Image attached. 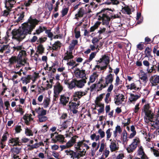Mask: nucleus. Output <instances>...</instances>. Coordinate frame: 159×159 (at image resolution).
<instances>
[{
	"label": "nucleus",
	"instance_id": "nucleus-57",
	"mask_svg": "<svg viewBox=\"0 0 159 159\" xmlns=\"http://www.w3.org/2000/svg\"><path fill=\"white\" fill-rule=\"evenodd\" d=\"M9 136V134L7 131H5L2 137V139L6 141Z\"/></svg>",
	"mask_w": 159,
	"mask_h": 159
},
{
	"label": "nucleus",
	"instance_id": "nucleus-43",
	"mask_svg": "<svg viewBox=\"0 0 159 159\" xmlns=\"http://www.w3.org/2000/svg\"><path fill=\"white\" fill-rule=\"evenodd\" d=\"M120 3L119 0H107L105 3L107 5H117Z\"/></svg>",
	"mask_w": 159,
	"mask_h": 159
},
{
	"label": "nucleus",
	"instance_id": "nucleus-52",
	"mask_svg": "<svg viewBox=\"0 0 159 159\" xmlns=\"http://www.w3.org/2000/svg\"><path fill=\"white\" fill-rule=\"evenodd\" d=\"M106 28L104 27H100L97 33L99 34V35H101V34H104L106 32Z\"/></svg>",
	"mask_w": 159,
	"mask_h": 159
},
{
	"label": "nucleus",
	"instance_id": "nucleus-20",
	"mask_svg": "<svg viewBox=\"0 0 159 159\" xmlns=\"http://www.w3.org/2000/svg\"><path fill=\"white\" fill-rule=\"evenodd\" d=\"M19 139L18 138H11L8 141V144L10 146H16L19 145Z\"/></svg>",
	"mask_w": 159,
	"mask_h": 159
},
{
	"label": "nucleus",
	"instance_id": "nucleus-30",
	"mask_svg": "<svg viewBox=\"0 0 159 159\" xmlns=\"http://www.w3.org/2000/svg\"><path fill=\"white\" fill-rule=\"evenodd\" d=\"M98 74L97 72H94L89 77V81L88 83V85H90V83H93L97 79Z\"/></svg>",
	"mask_w": 159,
	"mask_h": 159
},
{
	"label": "nucleus",
	"instance_id": "nucleus-19",
	"mask_svg": "<svg viewBox=\"0 0 159 159\" xmlns=\"http://www.w3.org/2000/svg\"><path fill=\"white\" fill-rule=\"evenodd\" d=\"M78 138V136L75 135L72 137L66 143L69 148L73 146V145H75L77 142H76V139Z\"/></svg>",
	"mask_w": 159,
	"mask_h": 159
},
{
	"label": "nucleus",
	"instance_id": "nucleus-18",
	"mask_svg": "<svg viewBox=\"0 0 159 159\" xmlns=\"http://www.w3.org/2000/svg\"><path fill=\"white\" fill-rule=\"evenodd\" d=\"M111 143L109 145L110 150L111 152L115 151L119 149L118 145H117L115 140H112L111 139L109 140Z\"/></svg>",
	"mask_w": 159,
	"mask_h": 159
},
{
	"label": "nucleus",
	"instance_id": "nucleus-39",
	"mask_svg": "<svg viewBox=\"0 0 159 159\" xmlns=\"http://www.w3.org/2000/svg\"><path fill=\"white\" fill-rule=\"evenodd\" d=\"M46 27L43 26H39V27L36 30L35 32L33 33L34 35L37 34L39 35L41 33L43 32L45 30Z\"/></svg>",
	"mask_w": 159,
	"mask_h": 159
},
{
	"label": "nucleus",
	"instance_id": "nucleus-48",
	"mask_svg": "<svg viewBox=\"0 0 159 159\" xmlns=\"http://www.w3.org/2000/svg\"><path fill=\"white\" fill-rule=\"evenodd\" d=\"M44 48L43 45L39 44L37 47V52L40 54H42L44 52Z\"/></svg>",
	"mask_w": 159,
	"mask_h": 159
},
{
	"label": "nucleus",
	"instance_id": "nucleus-49",
	"mask_svg": "<svg viewBox=\"0 0 159 159\" xmlns=\"http://www.w3.org/2000/svg\"><path fill=\"white\" fill-rule=\"evenodd\" d=\"M25 133L27 136H32L33 135V132L28 128H26L25 129Z\"/></svg>",
	"mask_w": 159,
	"mask_h": 159
},
{
	"label": "nucleus",
	"instance_id": "nucleus-24",
	"mask_svg": "<svg viewBox=\"0 0 159 159\" xmlns=\"http://www.w3.org/2000/svg\"><path fill=\"white\" fill-rule=\"evenodd\" d=\"M152 86H155L159 83V75L152 76L150 79Z\"/></svg>",
	"mask_w": 159,
	"mask_h": 159
},
{
	"label": "nucleus",
	"instance_id": "nucleus-9",
	"mask_svg": "<svg viewBox=\"0 0 159 159\" xmlns=\"http://www.w3.org/2000/svg\"><path fill=\"white\" fill-rule=\"evenodd\" d=\"M25 9L23 7H19L17 8L16 14L18 17L17 20H16L17 22L22 20L25 16Z\"/></svg>",
	"mask_w": 159,
	"mask_h": 159
},
{
	"label": "nucleus",
	"instance_id": "nucleus-23",
	"mask_svg": "<svg viewBox=\"0 0 159 159\" xmlns=\"http://www.w3.org/2000/svg\"><path fill=\"white\" fill-rule=\"evenodd\" d=\"M60 100V103L63 106H65L69 102V97L64 95H61Z\"/></svg>",
	"mask_w": 159,
	"mask_h": 159
},
{
	"label": "nucleus",
	"instance_id": "nucleus-38",
	"mask_svg": "<svg viewBox=\"0 0 159 159\" xmlns=\"http://www.w3.org/2000/svg\"><path fill=\"white\" fill-rule=\"evenodd\" d=\"M127 133L126 131L124 130H123L121 136V138L123 140V143L125 144L127 143L128 140L127 137Z\"/></svg>",
	"mask_w": 159,
	"mask_h": 159
},
{
	"label": "nucleus",
	"instance_id": "nucleus-44",
	"mask_svg": "<svg viewBox=\"0 0 159 159\" xmlns=\"http://www.w3.org/2000/svg\"><path fill=\"white\" fill-rule=\"evenodd\" d=\"M31 78L30 76L28 75L26 77H22L20 79L22 81L23 84H27L30 82Z\"/></svg>",
	"mask_w": 159,
	"mask_h": 159
},
{
	"label": "nucleus",
	"instance_id": "nucleus-50",
	"mask_svg": "<svg viewBox=\"0 0 159 159\" xmlns=\"http://www.w3.org/2000/svg\"><path fill=\"white\" fill-rule=\"evenodd\" d=\"M61 43L59 41L56 42L53 45L52 49L54 50H57L60 48Z\"/></svg>",
	"mask_w": 159,
	"mask_h": 159
},
{
	"label": "nucleus",
	"instance_id": "nucleus-14",
	"mask_svg": "<svg viewBox=\"0 0 159 159\" xmlns=\"http://www.w3.org/2000/svg\"><path fill=\"white\" fill-rule=\"evenodd\" d=\"M52 140L54 143L59 142L63 143L66 142L64 136L62 135L59 134L55 136L54 138L52 139Z\"/></svg>",
	"mask_w": 159,
	"mask_h": 159
},
{
	"label": "nucleus",
	"instance_id": "nucleus-13",
	"mask_svg": "<svg viewBox=\"0 0 159 159\" xmlns=\"http://www.w3.org/2000/svg\"><path fill=\"white\" fill-rule=\"evenodd\" d=\"M72 124V123L70 119L67 120L59 126V128L60 129V131L65 129L68 127H70Z\"/></svg>",
	"mask_w": 159,
	"mask_h": 159
},
{
	"label": "nucleus",
	"instance_id": "nucleus-22",
	"mask_svg": "<svg viewBox=\"0 0 159 159\" xmlns=\"http://www.w3.org/2000/svg\"><path fill=\"white\" fill-rule=\"evenodd\" d=\"M21 71H22V69H20L19 71L11 72V79L14 81L15 79L17 78L19 76H20L21 75Z\"/></svg>",
	"mask_w": 159,
	"mask_h": 159
},
{
	"label": "nucleus",
	"instance_id": "nucleus-54",
	"mask_svg": "<svg viewBox=\"0 0 159 159\" xmlns=\"http://www.w3.org/2000/svg\"><path fill=\"white\" fill-rule=\"evenodd\" d=\"M122 3L124 6H122V8L124 9L127 14H130L131 13V9L129 8L128 6L125 5L124 2H122Z\"/></svg>",
	"mask_w": 159,
	"mask_h": 159
},
{
	"label": "nucleus",
	"instance_id": "nucleus-25",
	"mask_svg": "<svg viewBox=\"0 0 159 159\" xmlns=\"http://www.w3.org/2000/svg\"><path fill=\"white\" fill-rule=\"evenodd\" d=\"M74 102H70L69 103V107L70 110H73L74 109H77L80 105L79 101H75Z\"/></svg>",
	"mask_w": 159,
	"mask_h": 159
},
{
	"label": "nucleus",
	"instance_id": "nucleus-5",
	"mask_svg": "<svg viewBox=\"0 0 159 159\" xmlns=\"http://www.w3.org/2000/svg\"><path fill=\"white\" fill-rule=\"evenodd\" d=\"M143 111L145 114L144 118L145 122L146 123H149L150 120H152V118L154 117V115L152 113L149 104H147L144 106Z\"/></svg>",
	"mask_w": 159,
	"mask_h": 159
},
{
	"label": "nucleus",
	"instance_id": "nucleus-15",
	"mask_svg": "<svg viewBox=\"0 0 159 159\" xmlns=\"http://www.w3.org/2000/svg\"><path fill=\"white\" fill-rule=\"evenodd\" d=\"M125 99V98L123 95L119 94L116 95L115 97V102L117 105L121 104Z\"/></svg>",
	"mask_w": 159,
	"mask_h": 159
},
{
	"label": "nucleus",
	"instance_id": "nucleus-58",
	"mask_svg": "<svg viewBox=\"0 0 159 159\" xmlns=\"http://www.w3.org/2000/svg\"><path fill=\"white\" fill-rule=\"evenodd\" d=\"M122 82V81L120 80L119 77L118 76H116L115 85L117 86L120 84H121Z\"/></svg>",
	"mask_w": 159,
	"mask_h": 159
},
{
	"label": "nucleus",
	"instance_id": "nucleus-35",
	"mask_svg": "<svg viewBox=\"0 0 159 159\" xmlns=\"http://www.w3.org/2000/svg\"><path fill=\"white\" fill-rule=\"evenodd\" d=\"M35 111L38 114V115H40L41 114H46L47 111L44 109L43 108L40 107H38L35 109Z\"/></svg>",
	"mask_w": 159,
	"mask_h": 159
},
{
	"label": "nucleus",
	"instance_id": "nucleus-28",
	"mask_svg": "<svg viewBox=\"0 0 159 159\" xmlns=\"http://www.w3.org/2000/svg\"><path fill=\"white\" fill-rule=\"evenodd\" d=\"M128 89L130 90H134L136 91H139L141 89V87L139 86H138L135 83H132L126 86Z\"/></svg>",
	"mask_w": 159,
	"mask_h": 159
},
{
	"label": "nucleus",
	"instance_id": "nucleus-61",
	"mask_svg": "<svg viewBox=\"0 0 159 159\" xmlns=\"http://www.w3.org/2000/svg\"><path fill=\"white\" fill-rule=\"evenodd\" d=\"M67 64L68 66H72L73 67L77 66L78 64H75V62L73 60H72L68 62L67 63Z\"/></svg>",
	"mask_w": 159,
	"mask_h": 159
},
{
	"label": "nucleus",
	"instance_id": "nucleus-21",
	"mask_svg": "<svg viewBox=\"0 0 159 159\" xmlns=\"http://www.w3.org/2000/svg\"><path fill=\"white\" fill-rule=\"evenodd\" d=\"M15 0H8L6 1L5 3V7L7 10L9 11L14 4L16 3Z\"/></svg>",
	"mask_w": 159,
	"mask_h": 159
},
{
	"label": "nucleus",
	"instance_id": "nucleus-59",
	"mask_svg": "<svg viewBox=\"0 0 159 159\" xmlns=\"http://www.w3.org/2000/svg\"><path fill=\"white\" fill-rule=\"evenodd\" d=\"M41 145V144H39V143H36L32 145H29L28 146L29 147V148L30 149H33L34 148H37L39 147Z\"/></svg>",
	"mask_w": 159,
	"mask_h": 159
},
{
	"label": "nucleus",
	"instance_id": "nucleus-11",
	"mask_svg": "<svg viewBox=\"0 0 159 159\" xmlns=\"http://www.w3.org/2000/svg\"><path fill=\"white\" fill-rule=\"evenodd\" d=\"M62 85L59 82H57L54 86V93L56 97L63 90Z\"/></svg>",
	"mask_w": 159,
	"mask_h": 159
},
{
	"label": "nucleus",
	"instance_id": "nucleus-55",
	"mask_svg": "<svg viewBox=\"0 0 159 159\" xmlns=\"http://www.w3.org/2000/svg\"><path fill=\"white\" fill-rule=\"evenodd\" d=\"M106 145L103 142H101L100 144V146L99 149L98 151L99 154H101L102 152L103 151L105 148L106 147Z\"/></svg>",
	"mask_w": 159,
	"mask_h": 159
},
{
	"label": "nucleus",
	"instance_id": "nucleus-40",
	"mask_svg": "<svg viewBox=\"0 0 159 159\" xmlns=\"http://www.w3.org/2000/svg\"><path fill=\"white\" fill-rule=\"evenodd\" d=\"M78 42L76 39L73 40L69 46V50L72 51L74 49L75 46L77 45Z\"/></svg>",
	"mask_w": 159,
	"mask_h": 159
},
{
	"label": "nucleus",
	"instance_id": "nucleus-46",
	"mask_svg": "<svg viewBox=\"0 0 159 159\" xmlns=\"http://www.w3.org/2000/svg\"><path fill=\"white\" fill-rule=\"evenodd\" d=\"M76 86V80L72 79L69 83L68 85V88L70 89H72Z\"/></svg>",
	"mask_w": 159,
	"mask_h": 159
},
{
	"label": "nucleus",
	"instance_id": "nucleus-6",
	"mask_svg": "<svg viewBox=\"0 0 159 159\" xmlns=\"http://www.w3.org/2000/svg\"><path fill=\"white\" fill-rule=\"evenodd\" d=\"M98 133L99 134L98 135H96L95 133H93L91 135L90 138L91 140L97 142L105 137V133L101 129H100L98 130Z\"/></svg>",
	"mask_w": 159,
	"mask_h": 159
},
{
	"label": "nucleus",
	"instance_id": "nucleus-3",
	"mask_svg": "<svg viewBox=\"0 0 159 159\" xmlns=\"http://www.w3.org/2000/svg\"><path fill=\"white\" fill-rule=\"evenodd\" d=\"M74 148L75 151L69 149L65 150V152L71 158L78 159L85 155V150L89 147L82 141H78L75 145Z\"/></svg>",
	"mask_w": 159,
	"mask_h": 159
},
{
	"label": "nucleus",
	"instance_id": "nucleus-8",
	"mask_svg": "<svg viewBox=\"0 0 159 159\" xmlns=\"http://www.w3.org/2000/svg\"><path fill=\"white\" fill-rule=\"evenodd\" d=\"M87 92L86 90H79L75 92L73 94V100L75 101H79V99L83 96L86 95Z\"/></svg>",
	"mask_w": 159,
	"mask_h": 159
},
{
	"label": "nucleus",
	"instance_id": "nucleus-4",
	"mask_svg": "<svg viewBox=\"0 0 159 159\" xmlns=\"http://www.w3.org/2000/svg\"><path fill=\"white\" fill-rule=\"evenodd\" d=\"M13 48L15 50L19 51L18 56V58L17 59L16 57H12L9 59V62L10 64H12L17 62L15 67L16 68H19L25 64H27L26 60L24 58L25 56L26 53V52L23 50L24 48L22 45L17 46Z\"/></svg>",
	"mask_w": 159,
	"mask_h": 159
},
{
	"label": "nucleus",
	"instance_id": "nucleus-60",
	"mask_svg": "<svg viewBox=\"0 0 159 159\" xmlns=\"http://www.w3.org/2000/svg\"><path fill=\"white\" fill-rule=\"evenodd\" d=\"M99 49H98V50L97 52H92L91 54H90L89 58V61H91L94 58L95 56L96 55V54L97 53V52H98V51L99 50Z\"/></svg>",
	"mask_w": 159,
	"mask_h": 159
},
{
	"label": "nucleus",
	"instance_id": "nucleus-62",
	"mask_svg": "<svg viewBox=\"0 0 159 159\" xmlns=\"http://www.w3.org/2000/svg\"><path fill=\"white\" fill-rule=\"evenodd\" d=\"M110 93H107L106 95V97L105 98V102L108 103L111 100V98H110Z\"/></svg>",
	"mask_w": 159,
	"mask_h": 159
},
{
	"label": "nucleus",
	"instance_id": "nucleus-51",
	"mask_svg": "<svg viewBox=\"0 0 159 159\" xmlns=\"http://www.w3.org/2000/svg\"><path fill=\"white\" fill-rule=\"evenodd\" d=\"M154 66H153L151 67L150 69L149 67L147 68L146 70L148 73H155L156 72L157 70L154 67Z\"/></svg>",
	"mask_w": 159,
	"mask_h": 159
},
{
	"label": "nucleus",
	"instance_id": "nucleus-1",
	"mask_svg": "<svg viewBox=\"0 0 159 159\" xmlns=\"http://www.w3.org/2000/svg\"><path fill=\"white\" fill-rule=\"evenodd\" d=\"M39 20L30 16L28 22L17 30H14L12 31V38L20 41L24 39L28 34H31L32 31L39 22Z\"/></svg>",
	"mask_w": 159,
	"mask_h": 159
},
{
	"label": "nucleus",
	"instance_id": "nucleus-41",
	"mask_svg": "<svg viewBox=\"0 0 159 159\" xmlns=\"http://www.w3.org/2000/svg\"><path fill=\"white\" fill-rule=\"evenodd\" d=\"M101 23L102 22L99 21H97L93 26L90 27L89 30V32H93L94 31L98 28Z\"/></svg>",
	"mask_w": 159,
	"mask_h": 159
},
{
	"label": "nucleus",
	"instance_id": "nucleus-32",
	"mask_svg": "<svg viewBox=\"0 0 159 159\" xmlns=\"http://www.w3.org/2000/svg\"><path fill=\"white\" fill-rule=\"evenodd\" d=\"M103 61L105 64H108L109 62V57L106 55L103 56L102 58H100V60L97 61V64L101 63L102 61Z\"/></svg>",
	"mask_w": 159,
	"mask_h": 159
},
{
	"label": "nucleus",
	"instance_id": "nucleus-33",
	"mask_svg": "<svg viewBox=\"0 0 159 159\" xmlns=\"http://www.w3.org/2000/svg\"><path fill=\"white\" fill-rule=\"evenodd\" d=\"M98 84V88L100 90L102 89L108 85L106 84V82H105L104 81L102 78L99 80Z\"/></svg>",
	"mask_w": 159,
	"mask_h": 159
},
{
	"label": "nucleus",
	"instance_id": "nucleus-12",
	"mask_svg": "<svg viewBox=\"0 0 159 159\" xmlns=\"http://www.w3.org/2000/svg\"><path fill=\"white\" fill-rule=\"evenodd\" d=\"M129 98L128 102L129 103L134 104V102L139 98L141 96L140 94H135L132 93H129Z\"/></svg>",
	"mask_w": 159,
	"mask_h": 159
},
{
	"label": "nucleus",
	"instance_id": "nucleus-16",
	"mask_svg": "<svg viewBox=\"0 0 159 159\" xmlns=\"http://www.w3.org/2000/svg\"><path fill=\"white\" fill-rule=\"evenodd\" d=\"M31 114H26L23 116V119L25 124L27 125H29L33 121V118L32 117Z\"/></svg>",
	"mask_w": 159,
	"mask_h": 159
},
{
	"label": "nucleus",
	"instance_id": "nucleus-36",
	"mask_svg": "<svg viewBox=\"0 0 159 159\" xmlns=\"http://www.w3.org/2000/svg\"><path fill=\"white\" fill-rule=\"evenodd\" d=\"M50 102V98L48 97H45L43 100L42 104L44 108H46L48 107Z\"/></svg>",
	"mask_w": 159,
	"mask_h": 159
},
{
	"label": "nucleus",
	"instance_id": "nucleus-31",
	"mask_svg": "<svg viewBox=\"0 0 159 159\" xmlns=\"http://www.w3.org/2000/svg\"><path fill=\"white\" fill-rule=\"evenodd\" d=\"M73 57L72 55V52L69 50V51H67L64 54L63 59L68 61L69 60L72 59Z\"/></svg>",
	"mask_w": 159,
	"mask_h": 159
},
{
	"label": "nucleus",
	"instance_id": "nucleus-56",
	"mask_svg": "<svg viewBox=\"0 0 159 159\" xmlns=\"http://www.w3.org/2000/svg\"><path fill=\"white\" fill-rule=\"evenodd\" d=\"M20 149L17 147H14L11 148V151L13 154H18L20 152Z\"/></svg>",
	"mask_w": 159,
	"mask_h": 159
},
{
	"label": "nucleus",
	"instance_id": "nucleus-45",
	"mask_svg": "<svg viewBox=\"0 0 159 159\" xmlns=\"http://www.w3.org/2000/svg\"><path fill=\"white\" fill-rule=\"evenodd\" d=\"M46 114H41L40 115H38L39 121L41 122H44L46 121L48 118L45 116Z\"/></svg>",
	"mask_w": 159,
	"mask_h": 159
},
{
	"label": "nucleus",
	"instance_id": "nucleus-63",
	"mask_svg": "<svg viewBox=\"0 0 159 159\" xmlns=\"http://www.w3.org/2000/svg\"><path fill=\"white\" fill-rule=\"evenodd\" d=\"M109 152H110L108 150L106 149L102 153V156L103 157L105 158H106L108 156Z\"/></svg>",
	"mask_w": 159,
	"mask_h": 159
},
{
	"label": "nucleus",
	"instance_id": "nucleus-17",
	"mask_svg": "<svg viewBox=\"0 0 159 159\" xmlns=\"http://www.w3.org/2000/svg\"><path fill=\"white\" fill-rule=\"evenodd\" d=\"M149 123H148L152 126V129H159V121L155 120L154 117L152 118V120H150Z\"/></svg>",
	"mask_w": 159,
	"mask_h": 159
},
{
	"label": "nucleus",
	"instance_id": "nucleus-27",
	"mask_svg": "<svg viewBox=\"0 0 159 159\" xmlns=\"http://www.w3.org/2000/svg\"><path fill=\"white\" fill-rule=\"evenodd\" d=\"M114 74L110 73L105 77V82L107 85L109 84H112L114 80Z\"/></svg>",
	"mask_w": 159,
	"mask_h": 159
},
{
	"label": "nucleus",
	"instance_id": "nucleus-47",
	"mask_svg": "<svg viewBox=\"0 0 159 159\" xmlns=\"http://www.w3.org/2000/svg\"><path fill=\"white\" fill-rule=\"evenodd\" d=\"M92 5H91L90 3L89 5L86 4L85 6V11L86 14L90 13L92 12L91 8H92Z\"/></svg>",
	"mask_w": 159,
	"mask_h": 159
},
{
	"label": "nucleus",
	"instance_id": "nucleus-26",
	"mask_svg": "<svg viewBox=\"0 0 159 159\" xmlns=\"http://www.w3.org/2000/svg\"><path fill=\"white\" fill-rule=\"evenodd\" d=\"M86 83V81L85 78L79 80H76V86L78 88H82Z\"/></svg>",
	"mask_w": 159,
	"mask_h": 159
},
{
	"label": "nucleus",
	"instance_id": "nucleus-37",
	"mask_svg": "<svg viewBox=\"0 0 159 159\" xmlns=\"http://www.w3.org/2000/svg\"><path fill=\"white\" fill-rule=\"evenodd\" d=\"M86 14L85 10L83 8L81 7L79 9L78 13L75 15L77 17H82L84 14Z\"/></svg>",
	"mask_w": 159,
	"mask_h": 159
},
{
	"label": "nucleus",
	"instance_id": "nucleus-7",
	"mask_svg": "<svg viewBox=\"0 0 159 159\" xmlns=\"http://www.w3.org/2000/svg\"><path fill=\"white\" fill-rule=\"evenodd\" d=\"M140 143L139 139L138 138L136 137L133 139L132 143L126 148V150L128 153L133 152L137 148Z\"/></svg>",
	"mask_w": 159,
	"mask_h": 159
},
{
	"label": "nucleus",
	"instance_id": "nucleus-34",
	"mask_svg": "<svg viewBox=\"0 0 159 159\" xmlns=\"http://www.w3.org/2000/svg\"><path fill=\"white\" fill-rule=\"evenodd\" d=\"M151 152L156 157H159V149L158 148L152 147L150 148Z\"/></svg>",
	"mask_w": 159,
	"mask_h": 159
},
{
	"label": "nucleus",
	"instance_id": "nucleus-42",
	"mask_svg": "<svg viewBox=\"0 0 159 159\" xmlns=\"http://www.w3.org/2000/svg\"><path fill=\"white\" fill-rule=\"evenodd\" d=\"M112 129L109 128L106 130L105 132L106 134V140L107 141L110 140V138L111 137L112 134Z\"/></svg>",
	"mask_w": 159,
	"mask_h": 159
},
{
	"label": "nucleus",
	"instance_id": "nucleus-53",
	"mask_svg": "<svg viewBox=\"0 0 159 159\" xmlns=\"http://www.w3.org/2000/svg\"><path fill=\"white\" fill-rule=\"evenodd\" d=\"M44 31H45V33L47 34L48 36L52 40L53 37V34L51 32V30H47L46 28L45 30Z\"/></svg>",
	"mask_w": 159,
	"mask_h": 159
},
{
	"label": "nucleus",
	"instance_id": "nucleus-64",
	"mask_svg": "<svg viewBox=\"0 0 159 159\" xmlns=\"http://www.w3.org/2000/svg\"><path fill=\"white\" fill-rule=\"evenodd\" d=\"M69 10L68 8H65L61 11L62 16L63 17L66 15Z\"/></svg>",
	"mask_w": 159,
	"mask_h": 159
},
{
	"label": "nucleus",
	"instance_id": "nucleus-29",
	"mask_svg": "<svg viewBox=\"0 0 159 159\" xmlns=\"http://www.w3.org/2000/svg\"><path fill=\"white\" fill-rule=\"evenodd\" d=\"M140 79L144 83H146L148 80L147 73H145L143 70H141L140 71Z\"/></svg>",
	"mask_w": 159,
	"mask_h": 159
},
{
	"label": "nucleus",
	"instance_id": "nucleus-2",
	"mask_svg": "<svg viewBox=\"0 0 159 159\" xmlns=\"http://www.w3.org/2000/svg\"><path fill=\"white\" fill-rule=\"evenodd\" d=\"M98 20H101L102 24L107 26L108 25L111 19V16L114 19H117L118 21L114 23V26L117 27L118 30L120 29L122 24L120 22V17L118 15H115L111 16L109 13L106 9H102L96 15Z\"/></svg>",
	"mask_w": 159,
	"mask_h": 159
},
{
	"label": "nucleus",
	"instance_id": "nucleus-10",
	"mask_svg": "<svg viewBox=\"0 0 159 159\" xmlns=\"http://www.w3.org/2000/svg\"><path fill=\"white\" fill-rule=\"evenodd\" d=\"M74 74L75 77L77 78H85L87 79V78L86 77V74L85 70H80L78 68L74 72Z\"/></svg>",
	"mask_w": 159,
	"mask_h": 159
}]
</instances>
